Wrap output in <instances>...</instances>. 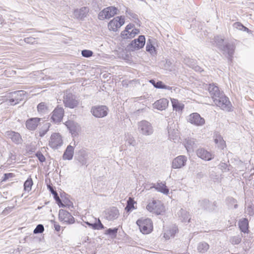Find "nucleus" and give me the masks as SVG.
Wrapping results in <instances>:
<instances>
[{
	"mask_svg": "<svg viewBox=\"0 0 254 254\" xmlns=\"http://www.w3.org/2000/svg\"><path fill=\"white\" fill-rule=\"evenodd\" d=\"M227 201L229 205H233L234 208H237L238 207V205L237 204V200L235 198L232 197H229L227 198Z\"/></svg>",
	"mask_w": 254,
	"mask_h": 254,
	"instance_id": "obj_45",
	"label": "nucleus"
},
{
	"mask_svg": "<svg viewBox=\"0 0 254 254\" xmlns=\"http://www.w3.org/2000/svg\"><path fill=\"white\" fill-rule=\"evenodd\" d=\"M241 31H246L247 32H249L250 31V30L247 27L244 26V25H243V27L242 29L241 30Z\"/></svg>",
	"mask_w": 254,
	"mask_h": 254,
	"instance_id": "obj_63",
	"label": "nucleus"
},
{
	"mask_svg": "<svg viewBox=\"0 0 254 254\" xmlns=\"http://www.w3.org/2000/svg\"><path fill=\"white\" fill-rule=\"evenodd\" d=\"M33 181L31 178H28L24 184V189L25 191L29 192L31 190Z\"/></svg>",
	"mask_w": 254,
	"mask_h": 254,
	"instance_id": "obj_40",
	"label": "nucleus"
},
{
	"mask_svg": "<svg viewBox=\"0 0 254 254\" xmlns=\"http://www.w3.org/2000/svg\"><path fill=\"white\" fill-rule=\"evenodd\" d=\"M151 188H154L158 191L164 194H167L169 192V189L166 186L165 184L162 182L157 183L156 185L155 184H152Z\"/></svg>",
	"mask_w": 254,
	"mask_h": 254,
	"instance_id": "obj_23",
	"label": "nucleus"
},
{
	"mask_svg": "<svg viewBox=\"0 0 254 254\" xmlns=\"http://www.w3.org/2000/svg\"><path fill=\"white\" fill-rule=\"evenodd\" d=\"M59 218L61 222L68 224H73L75 222L74 218L67 211L60 209L59 213Z\"/></svg>",
	"mask_w": 254,
	"mask_h": 254,
	"instance_id": "obj_10",
	"label": "nucleus"
},
{
	"mask_svg": "<svg viewBox=\"0 0 254 254\" xmlns=\"http://www.w3.org/2000/svg\"><path fill=\"white\" fill-rule=\"evenodd\" d=\"M14 177V175L13 173L5 174L2 181H5L7 180H8L9 178H12Z\"/></svg>",
	"mask_w": 254,
	"mask_h": 254,
	"instance_id": "obj_58",
	"label": "nucleus"
},
{
	"mask_svg": "<svg viewBox=\"0 0 254 254\" xmlns=\"http://www.w3.org/2000/svg\"><path fill=\"white\" fill-rule=\"evenodd\" d=\"M154 87L158 89H165L168 90H171L172 89V87L166 85L163 83L161 81H157L156 83V85H154Z\"/></svg>",
	"mask_w": 254,
	"mask_h": 254,
	"instance_id": "obj_42",
	"label": "nucleus"
},
{
	"mask_svg": "<svg viewBox=\"0 0 254 254\" xmlns=\"http://www.w3.org/2000/svg\"><path fill=\"white\" fill-rule=\"evenodd\" d=\"M246 212L250 216L254 215V205L252 204H249L246 209Z\"/></svg>",
	"mask_w": 254,
	"mask_h": 254,
	"instance_id": "obj_48",
	"label": "nucleus"
},
{
	"mask_svg": "<svg viewBox=\"0 0 254 254\" xmlns=\"http://www.w3.org/2000/svg\"><path fill=\"white\" fill-rule=\"evenodd\" d=\"M63 143L62 137L59 133H53L49 142V145L53 149H58Z\"/></svg>",
	"mask_w": 254,
	"mask_h": 254,
	"instance_id": "obj_9",
	"label": "nucleus"
},
{
	"mask_svg": "<svg viewBox=\"0 0 254 254\" xmlns=\"http://www.w3.org/2000/svg\"><path fill=\"white\" fill-rule=\"evenodd\" d=\"M26 98V92L23 90L17 91V104L19 101L25 100Z\"/></svg>",
	"mask_w": 254,
	"mask_h": 254,
	"instance_id": "obj_38",
	"label": "nucleus"
},
{
	"mask_svg": "<svg viewBox=\"0 0 254 254\" xmlns=\"http://www.w3.org/2000/svg\"><path fill=\"white\" fill-rule=\"evenodd\" d=\"M130 30H127V28L125 29L121 33V36L124 39H127L130 38Z\"/></svg>",
	"mask_w": 254,
	"mask_h": 254,
	"instance_id": "obj_50",
	"label": "nucleus"
},
{
	"mask_svg": "<svg viewBox=\"0 0 254 254\" xmlns=\"http://www.w3.org/2000/svg\"><path fill=\"white\" fill-rule=\"evenodd\" d=\"M53 194L54 195V198L56 201L57 203L58 204L60 207H63L64 206V205L62 203L61 199L60 198L58 193L56 191H54V193H53Z\"/></svg>",
	"mask_w": 254,
	"mask_h": 254,
	"instance_id": "obj_46",
	"label": "nucleus"
},
{
	"mask_svg": "<svg viewBox=\"0 0 254 254\" xmlns=\"http://www.w3.org/2000/svg\"><path fill=\"white\" fill-rule=\"evenodd\" d=\"M63 102L66 107L71 109L74 108L78 104V101L76 100L75 96L67 90L64 94Z\"/></svg>",
	"mask_w": 254,
	"mask_h": 254,
	"instance_id": "obj_3",
	"label": "nucleus"
},
{
	"mask_svg": "<svg viewBox=\"0 0 254 254\" xmlns=\"http://www.w3.org/2000/svg\"><path fill=\"white\" fill-rule=\"evenodd\" d=\"M169 138L176 142L179 138V131L178 129L170 127L168 128Z\"/></svg>",
	"mask_w": 254,
	"mask_h": 254,
	"instance_id": "obj_26",
	"label": "nucleus"
},
{
	"mask_svg": "<svg viewBox=\"0 0 254 254\" xmlns=\"http://www.w3.org/2000/svg\"><path fill=\"white\" fill-rule=\"evenodd\" d=\"M104 228V225L102 224L100 220L98 218L97 222L93 223V229L94 230H101Z\"/></svg>",
	"mask_w": 254,
	"mask_h": 254,
	"instance_id": "obj_44",
	"label": "nucleus"
},
{
	"mask_svg": "<svg viewBox=\"0 0 254 254\" xmlns=\"http://www.w3.org/2000/svg\"><path fill=\"white\" fill-rule=\"evenodd\" d=\"M169 104V101L166 98L160 99L153 104V108L158 110L163 111L166 109Z\"/></svg>",
	"mask_w": 254,
	"mask_h": 254,
	"instance_id": "obj_22",
	"label": "nucleus"
},
{
	"mask_svg": "<svg viewBox=\"0 0 254 254\" xmlns=\"http://www.w3.org/2000/svg\"><path fill=\"white\" fill-rule=\"evenodd\" d=\"M134 203L135 202L134 201L133 198L129 197L127 201V204L125 208V210L127 212H129L131 210V209L134 208Z\"/></svg>",
	"mask_w": 254,
	"mask_h": 254,
	"instance_id": "obj_37",
	"label": "nucleus"
},
{
	"mask_svg": "<svg viewBox=\"0 0 254 254\" xmlns=\"http://www.w3.org/2000/svg\"><path fill=\"white\" fill-rule=\"evenodd\" d=\"M69 128L72 134H74L75 132H76L77 128L76 127L70 126L69 127Z\"/></svg>",
	"mask_w": 254,
	"mask_h": 254,
	"instance_id": "obj_61",
	"label": "nucleus"
},
{
	"mask_svg": "<svg viewBox=\"0 0 254 254\" xmlns=\"http://www.w3.org/2000/svg\"><path fill=\"white\" fill-rule=\"evenodd\" d=\"M187 120L188 122L195 126H202L205 124V120L197 113H193L189 115Z\"/></svg>",
	"mask_w": 254,
	"mask_h": 254,
	"instance_id": "obj_6",
	"label": "nucleus"
},
{
	"mask_svg": "<svg viewBox=\"0 0 254 254\" xmlns=\"http://www.w3.org/2000/svg\"><path fill=\"white\" fill-rule=\"evenodd\" d=\"M209 248V245L204 242H200L197 245V250L199 253H204L207 251Z\"/></svg>",
	"mask_w": 254,
	"mask_h": 254,
	"instance_id": "obj_30",
	"label": "nucleus"
},
{
	"mask_svg": "<svg viewBox=\"0 0 254 254\" xmlns=\"http://www.w3.org/2000/svg\"><path fill=\"white\" fill-rule=\"evenodd\" d=\"M126 141L129 145L135 146L137 144L135 139L130 134L127 135V136L126 137Z\"/></svg>",
	"mask_w": 254,
	"mask_h": 254,
	"instance_id": "obj_41",
	"label": "nucleus"
},
{
	"mask_svg": "<svg viewBox=\"0 0 254 254\" xmlns=\"http://www.w3.org/2000/svg\"><path fill=\"white\" fill-rule=\"evenodd\" d=\"M145 38L144 36L140 35L137 39L133 40L131 42V46L134 50H138L142 48L145 45Z\"/></svg>",
	"mask_w": 254,
	"mask_h": 254,
	"instance_id": "obj_20",
	"label": "nucleus"
},
{
	"mask_svg": "<svg viewBox=\"0 0 254 254\" xmlns=\"http://www.w3.org/2000/svg\"><path fill=\"white\" fill-rule=\"evenodd\" d=\"M74 153V148L71 145H68L66 147L64 154L63 158L64 160H70L72 159Z\"/></svg>",
	"mask_w": 254,
	"mask_h": 254,
	"instance_id": "obj_24",
	"label": "nucleus"
},
{
	"mask_svg": "<svg viewBox=\"0 0 254 254\" xmlns=\"http://www.w3.org/2000/svg\"><path fill=\"white\" fill-rule=\"evenodd\" d=\"M198 205L201 209L206 210L208 211L214 210L216 207V202H210L208 200L204 199L198 201Z\"/></svg>",
	"mask_w": 254,
	"mask_h": 254,
	"instance_id": "obj_15",
	"label": "nucleus"
},
{
	"mask_svg": "<svg viewBox=\"0 0 254 254\" xmlns=\"http://www.w3.org/2000/svg\"><path fill=\"white\" fill-rule=\"evenodd\" d=\"M239 226L242 232L246 233L248 232L249 222L247 218H243L239 222Z\"/></svg>",
	"mask_w": 254,
	"mask_h": 254,
	"instance_id": "obj_28",
	"label": "nucleus"
},
{
	"mask_svg": "<svg viewBox=\"0 0 254 254\" xmlns=\"http://www.w3.org/2000/svg\"><path fill=\"white\" fill-rule=\"evenodd\" d=\"M233 27L235 29L241 30L243 27V25L240 22H235L233 25Z\"/></svg>",
	"mask_w": 254,
	"mask_h": 254,
	"instance_id": "obj_54",
	"label": "nucleus"
},
{
	"mask_svg": "<svg viewBox=\"0 0 254 254\" xmlns=\"http://www.w3.org/2000/svg\"><path fill=\"white\" fill-rule=\"evenodd\" d=\"M118 9L114 6H109L105 8L100 11L98 14V18L100 20L109 19L117 14Z\"/></svg>",
	"mask_w": 254,
	"mask_h": 254,
	"instance_id": "obj_7",
	"label": "nucleus"
},
{
	"mask_svg": "<svg viewBox=\"0 0 254 254\" xmlns=\"http://www.w3.org/2000/svg\"><path fill=\"white\" fill-rule=\"evenodd\" d=\"M215 43L219 49L225 44L224 39L221 36H216L214 37Z\"/></svg>",
	"mask_w": 254,
	"mask_h": 254,
	"instance_id": "obj_39",
	"label": "nucleus"
},
{
	"mask_svg": "<svg viewBox=\"0 0 254 254\" xmlns=\"http://www.w3.org/2000/svg\"><path fill=\"white\" fill-rule=\"evenodd\" d=\"M118 229L117 228H114L113 229L109 228L108 229L105 234L108 235L112 237H116L118 232Z\"/></svg>",
	"mask_w": 254,
	"mask_h": 254,
	"instance_id": "obj_43",
	"label": "nucleus"
},
{
	"mask_svg": "<svg viewBox=\"0 0 254 254\" xmlns=\"http://www.w3.org/2000/svg\"><path fill=\"white\" fill-rule=\"evenodd\" d=\"M125 23L124 18L117 16L111 20L108 23V26L110 30L117 31Z\"/></svg>",
	"mask_w": 254,
	"mask_h": 254,
	"instance_id": "obj_14",
	"label": "nucleus"
},
{
	"mask_svg": "<svg viewBox=\"0 0 254 254\" xmlns=\"http://www.w3.org/2000/svg\"><path fill=\"white\" fill-rule=\"evenodd\" d=\"M136 224L143 234H148L152 230L153 226L150 219H139L136 221Z\"/></svg>",
	"mask_w": 254,
	"mask_h": 254,
	"instance_id": "obj_4",
	"label": "nucleus"
},
{
	"mask_svg": "<svg viewBox=\"0 0 254 254\" xmlns=\"http://www.w3.org/2000/svg\"><path fill=\"white\" fill-rule=\"evenodd\" d=\"M171 102L173 109L176 111H182L183 109L184 105L180 103L177 99H171Z\"/></svg>",
	"mask_w": 254,
	"mask_h": 254,
	"instance_id": "obj_31",
	"label": "nucleus"
},
{
	"mask_svg": "<svg viewBox=\"0 0 254 254\" xmlns=\"http://www.w3.org/2000/svg\"><path fill=\"white\" fill-rule=\"evenodd\" d=\"M149 82L150 83H151L154 86V85H156V82L153 79H151L149 80Z\"/></svg>",
	"mask_w": 254,
	"mask_h": 254,
	"instance_id": "obj_64",
	"label": "nucleus"
},
{
	"mask_svg": "<svg viewBox=\"0 0 254 254\" xmlns=\"http://www.w3.org/2000/svg\"><path fill=\"white\" fill-rule=\"evenodd\" d=\"M126 12L127 13V14L130 16V17H131L132 18L134 19H138V17H137V14H136L135 13H133L132 12H131L130 10H127V11Z\"/></svg>",
	"mask_w": 254,
	"mask_h": 254,
	"instance_id": "obj_56",
	"label": "nucleus"
},
{
	"mask_svg": "<svg viewBox=\"0 0 254 254\" xmlns=\"http://www.w3.org/2000/svg\"><path fill=\"white\" fill-rule=\"evenodd\" d=\"M133 27H134L133 24H129L126 26V28H127V30L131 31L132 29H134Z\"/></svg>",
	"mask_w": 254,
	"mask_h": 254,
	"instance_id": "obj_62",
	"label": "nucleus"
},
{
	"mask_svg": "<svg viewBox=\"0 0 254 254\" xmlns=\"http://www.w3.org/2000/svg\"><path fill=\"white\" fill-rule=\"evenodd\" d=\"M214 142L217 144L219 147L223 148L225 144V141L222 137L219 134H215L214 136Z\"/></svg>",
	"mask_w": 254,
	"mask_h": 254,
	"instance_id": "obj_34",
	"label": "nucleus"
},
{
	"mask_svg": "<svg viewBox=\"0 0 254 254\" xmlns=\"http://www.w3.org/2000/svg\"><path fill=\"white\" fill-rule=\"evenodd\" d=\"M177 229L175 227H173L171 229L167 231L164 235V237L166 239H169L171 237H174L176 233Z\"/></svg>",
	"mask_w": 254,
	"mask_h": 254,
	"instance_id": "obj_35",
	"label": "nucleus"
},
{
	"mask_svg": "<svg viewBox=\"0 0 254 254\" xmlns=\"http://www.w3.org/2000/svg\"><path fill=\"white\" fill-rule=\"evenodd\" d=\"M177 214L181 221L185 222L190 221L189 214L186 210L181 208L178 212Z\"/></svg>",
	"mask_w": 254,
	"mask_h": 254,
	"instance_id": "obj_27",
	"label": "nucleus"
},
{
	"mask_svg": "<svg viewBox=\"0 0 254 254\" xmlns=\"http://www.w3.org/2000/svg\"><path fill=\"white\" fill-rule=\"evenodd\" d=\"M207 90L213 101L219 96H221V94L223 93L222 91H220L219 87L214 83L209 84Z\"/></svg>",
	"mask_w": 254,
	"mask_h": 254,
	"instance_id": "obj_17",
	"label": "nucleus"
},
{
	"mask_svg": "<svg viewBox=\"0 0 254 254\" xmlns=\"http://www.w3.org/2000/svg\"><path fill=\"white\" fill-rule=\"evenodd\" d=\"M155 49V47L151 44H149L148 43H147V45L146 46V50L147 52L152 53L153 51Z\"/></svg>",
	"mask_w": 254,
	"mask_h": 254,
	"instance_id": "obj_57",
	"label": "nucleus"
},
{
	"mask_svg": "<svg viewBox=\"0 0 254 254\" xmlns=\"http://www.w3.org/2000/svg\"><path fill=\"white\" fill-rule=\"evenodd\" d=\"M41 118H32L28 119L25 123L26 127L29 130H34L38 127Z\"/></svg>",
	"mask_w": 254,
	"mask_h": 254,
	"instance_id": "obj_19",
	"label": "nucleus"
},
{
	"mask_svg": "<svg viewBox=\"0 0 254 254\" xmlns=\"http://www.w3.org/2000/svg\"><path fill=\"white\" fill-rule=\"evenodd\" d=\"M146 209L150 212L157 215L161 214L164 211V207L161 202L159 200H153L148 203Z\"/></svg>",
	"mask_w": 254,
	"mask_h": 254,
	"instance_id": "obj_2",
	"label": "nucleus"
},
{
	"mask_svg": "<svg viewBox=\"0 0 254 254\" xmlns=\"http://www.w3.org/2000/svg\"><path fill=\"white\" fill-rule=\"evenodd\" d=\"M89 12V8L87 7H82L80 8L75 9L73 11L74 18L83 20L87 16Z\"/></svg>",
	"mask_w": 254,
	"mask_h": 254,
	"instance_id": "obj_16",
	"label": "nucleus"
},
{
	"mask_svg": "<svg viewBox=\"0 0 254 254\" xmlns=\"http://www.w3.org/2000/svg\"><path fill=\"white\" fill-rule=\"evenodd\" d=\"M79 154L78 156L77 160L80 162V163L82 165H86L87 166V162H88V154L87 152L84 150H80L79 152Z\"/></svg>",
	"mask_w": 254,
	"mask_h": 254,
	"instance_id": "obj_25",
	"label": "nucleus"
},
{
	"mask_svg": "<svg viewBox=\"0 0 254 254\" xmlns=\"http://www.w3.org/2000/svg\"><path fill=\"white\" fill-rule=\"evenodd\" d=\"M81 55L83 57L85 58H89L93 55V52L88 50H83L81 51Z\"/></svg>",
	"mask_w": 254,
	"mask_h": 254,
	"instance_id": "obj_51",
	"label": "nucleus"
},
{
	"mask_svg": "<svg viewBox=\"0 0 254 254\" xmlns=\"http://www.w3.org/2000/svg\"><path fill=\"white\" fill-rule=\"evenodd\" d=\"M36 156L40 162H43L45 161V157L41 153H37Z\"/></svg>",
	"mask_w": 254,
	"mask_h": 254,
	"instance_id": "obj_59",
	"label": "nucleus"
},
{
	"mask_svg": "<svg viewBox=\"0 0 254 254\" xmlns=\"http://www.w3.org/2000/svg\"><path fill=\"white\" fill-rule=\"evenodd\" d=\"M139 33V30L137 29L134 28L131 30L130 33V38H132L134 37L136 35Z\"/></svg>",
	"mask_w": 254,
	"mask_h": 254,
	"instance_id": "obj_55",
	"label": "nucleus"
},
{
	"mask_svg": "<svg viewBox=\"0 0 254 254\" xmlns=\"http://www.w3.org/2000/svg\"><path fill=\"white\" fill-rule=\"evenodd\" d=\"M44 231V227L42 224H38L35 229L34 230V234H40L43 232Z\"/></svg>",
	"mask_w": 254,
	"mask_h": 254,
	"instance_id": "obj_47",
	"label": "nucleus"
},
{
	"mask_svg": "<svg viewBox=\"0 0 254 254\" xmlns=\"http://www.w3.org/2000/svg\"><path fill=\"white\" fill-rule=\"evenodd\" d=\"M230 242L233 245H237L241 242V238L239 236H234L230 239Z\"/></svg>",
	"mask_w": 254,
	"mask_h": 254,
	"instance_id": "obj_49",
	"label": "nucleus"
},
{
	"mask_svg": "<svg viewBox=\"0 0 254 254\" xmlns=\"http://www.w3.org/2000/svg\"><path fill=\"white\" fill-rule=\"evenodd\" d=\"M185 62L188 66L194 69L195 71L201 72L202 70L199 66L195 65L193 64V62H191L190 59L185 60Z\"/></svg>",
	"mask_w": 254,
	"mask_h": 254,
	"instance_id": "obj_36",
	"label": "nucleus"
},
{
	"mask_svg": "<svg viewBox=\"0 0 254 254\" xmlns=\"http://www.w3.org/2000/svg\"><path fill=\"white\" fill-rule=\"evenodd\" d=\"M219 168L223 171V172H227L229 170L228 168V165L225 163H221L219 164Z\"/></svg>",
	"mask_w": 254,
	"mask_h": 254,
	"instance_id": "obj_53",
	"label": "nucleus"
},
{
	"mask_svg": "<svg viewBox=\"0 0 254 254\" xmlns=\"http://www.w3.org/2000/svg\"><path fill=\"white\" fill-rule=\"evenodd\" d=\"M196 154L198 157L205 161H210L213 158L212 154L203 148L197 149Z\"/></svg>",
	"mask_w": 254,
	"mask_h": 254,
	"instance_id": "obj_21",
	"label": "nucleus"
},
{
	"mask_svg": "<svg viewBox=\"0 0 254 254\" xmlns=\"http://www.w3.org/2000/svg\"><path fill=\"white\" fill-rule=\"evenodd\" d=\"M214 104L218 107H220L223 110L229 111L231 109V104L229 100L224 93L221 94L218 98L215 99L213 101Z\"/></svg>",
	"mask_w": 254,
	"mask_h": 254,
	"instance_id": "obj_1",
	"label": "nucleus"
},
{
	"mask_svg": "<svg viewBox=\"0 0 254 254\" xmlns=\"http://www.w3.org/2000/svg\"><path fill=\"white\" fill-rule=\"evenodd\" d=\"M235 49V46L233 43L225 42L224 45L220 47L219 50L228 59V61L231 62L234 53Z\"/></svg>",
	"mask_w": 254,
	"mask_h": 254,
	"instance_id": "obj_5",
	"label": "nucleus"
},
{
	"mask_svg": "<svg viewBox=\"0 0 254 254\" xmlns=\"http://www.w3.org/2000/svg\"><path fill=\"white\" fill-rule=\"evenodd\" d=\"M120 215L119 210L115 207H111L104 211V218L108 221L117 219Z\"/></svg>",
	"mask_w": 254,
	"mask_h": 254,
	"instance_id": "obj_12",
	"label": "nucleus"
},
{
	"mask_svg": "<svg viewBox=\"0 0 254 254\" xmlns=\"http://www.w3.org/2000/svg\"><path fill=\"white\" fill-rule=\"evenodd\" d=\"M17 43L20 45H23L24 43L29 44H34L37 43V41L35 38L30 37L25 38L24 40L21 39L19 40V42Z\"/></svg>",
	"mask_w": 254,
	"mask_h": 254,
	"instance_id": "obj_33",
	"label": "nucleus"
},
{
	"mask_svg": "<svg viewBox=\"0 0 254 254\" xmlns=\"http://www.w3.org/2000/svg\"><path fill=\"white\" fill-rule=\"evenodd\" d=\"M188 161L187 157L185 155H179L175 158L172 163L173 169H181L185 166Z\"/></svg>",
	"mask_w": 254,
	"mask_h": 254,
	"instance_id": "obj_13",
	"label": "nucleus"
},
{
	"mask_svg": "<svg viewBox=\"0 0 254 254\" xmlns=\"http://www.w3.org/2000/svg\"><path fill=\"white\" fill-rule=\"evenodd\" d=\"M49 126L43 127V129H41L39 132V135L41 137L44 136L47 133L49 130Z\"/></svg>",
	"mask_w": 254,
	"mask_h": 254,
	"instance_id": "obj_52",
	"label": "nucleus"
},
{
	"mask_svg": "<svg viewBox=\"0 0 254 254\" xmlns=\"http://www.w3.org/2000/svg\"><path fill=\"white\" fill-rule=\"evenodd\" d=\"M195 141L192 138L186 139L185 146L188 152L193 151V148L195 147Z\"/></svg>",
	"mask_w": 254,
	"mask_h": 254,
	"instance_id": "obj_29",
	"label": "nucleus"
},
{
	"mask_svg": "<svg viewBox=\"0 0 254 254\" xmlns=\"http://www.w3.org/2000/svg\"><path fill=\"white\" fill-rule=\"evenodd\" d=\"M37 111L41 114H46L48 111V107L45 103L41 102L37 106Z\"/></svg>",
	"mask_w": 254,
	"mask_h": 254,
	"instance_id": "obj_32",
	"label": "nucleus"
},
{
	"mask_svg": "<svg viewBox=\"0 0 254 254\" xmlns=\"http://www.w3.org/2000/svg\"><path fill=\"white\" fill-rule=\"evenodd\" d=\"M54 227L56 231L59 232L61 230V226L59 225L57 222H54Z\"/></svg>",
	"mask_w": 254,
	"mask_h": 254,
	"instance_id": "obj_60",
	"label": "nucleus"
},
{
	"mask_svg": "<svg viewBox=\"0 0 254 254\" xmlns=\"http://www.w3.org/2000/svg\"><path fill=\"white\" fill-rule=\"evenodd\" d=\"M91 112L96 118H103L108 113V108L106 106H95L92 107Z\"/></svg>",
	"mask_w": 254,
	"mask_h": 254,
	"instance_id": "obj_8",
	"label": "nucleus"
},
{
	"mask_svg": "<svg viewBox=\"0 0 254 254\" xmlns=\"http://www.w3.org/2000/svg\"><path fill=\"white\" fill-rule=\"evenodd\" d=\"M138 130L139 132L145 135H149L153 133L151 125L146 121H141L138 123Z\"/></svg>",
	"mask_w": 254,
	"mask_h": 254,
	"instance_id": "obj_11",
	"label": "nucleus"
},
{
	"mask_svg": "<svg viewBox=\"0 0 254 254\" xmlns=\"http://www.w3.org/2000/svg\"><path fill=\"white\" fill-rule=\"evenodd\" d=\"M64 115V111L62 107H57L52 112L51 119L56 123L61 122Z\"/></svg>",
	"mask_w": 254,
	"mask_h": 254,
	"instance_id": "obj_18",
	"label": "nucleus"
}]
</instances>
